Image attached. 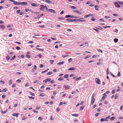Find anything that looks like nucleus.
I'll return each mask as SVG.
<instances>
[{
	"instance_id": "13d9d810",
	"label": "nucleus",
	"mask_w": 123,
	"mask_h": 123,
	"mask_svg": "<svg viewBox=\"0 0 123 123\" xmlns=\"http://www.w3.org/2000/svg\"><path fill=\"white\" fill-rule=\"evenodd\" d=\"M43 64H41L40 65L39 67L40 68H42L43 67Z\"/></svg>"
},
{
	"instance_id": "412c9836",
	"label": "nucleus",
	"mask_w": 123,
	"mask_h": 123,
	"mask_svg": "<svg viewBox=\"0 0 123 123\" xmlns=\"http://www.w3.org/2000/svg\"><path fill=\"white\" fill-rule=\"evenodd\" d=\"M70 7L73 9H76V6H70Z\"/></svg>"
},
{
	"instance_id": "4be33fe9",
	"label": "nucleus",
	"mask_w": 123,
	"mask_h": 123,
	"mask_svg": "<svg viewBox=\"0 0 123 123\" xmlns=\"http://www.w3.org/2000/svg\"><path fill=\"white\" fill-rule=\"evenodd\" d=\"M84 107H85V106H82L80 107V110H82L84 109Z\"/></svg>"
},
{
	"instance_id": "a211bd4d",
	"label": "nucleus",
	"mask_w": 123,
	"mask_h": 123,
	"mask_svg": "<svg viewBox=\"0 0 123 123\" xmlns=\"http://www.w3.org/2000/svg\"><path fill=\"white\" fill-rule=\"evenodd\" d=\"M53 73L52 72H50L47 73L46 74L47 75H50Z\"/></svg>"
},
{
	"instance_id": "79ce46f5",
	"label": "nucleus",
	"mask_w": 123,
	"mask_h": 123,
	"mask_svg": "<svg viewBox=\"0 0 123 123\" xmlns=\"http://www.w3.org/2000/svg\"><path fill=\"white\" fill-rule=\"evenodd\" d=\"M95 101V98H91V102H94Z\"/></svg>"
},
{
	"instance_id": "f03ea898",
	"label": "nucleus",
	"mask_w": 123,
	"mask_h": 123,
	"mask_svg": "<svg viewBox=\"0 0 123 123\" xmlns=\"http://www.w3.org/2000/svg\"><path fill=\"white\" fill-rule=\"evenodd\" d=\"M27 4V2H20V5H26Z\"/></svg>"
},
{
	"instance_id": "6e6d98bb",
	"label": "nucleus",
	"mask_w": 123,
	"mask_h": 123,
	"mask_svg": "<svg viewBox=\"0 0 123 123\" xmlns=\"http://www.w3.org/2000/svg\"><path fill=\"white\" fill-rule=\"evenodd\" d=\"M104 121V120L103 118H102L100 120V121L101 122H103Z\"/></svg>"
},
{
	"instance_id": "f257e3e1",
	"label": "nucleus",
	"mask_w": 123,
	"mask_h": 123,
	"mask_svg": "<svg viewBox=\"0 0 123 123\" xmlns=\"http://www.w3.org/2000/svg\"><path fill=\"white\" fill-rule=\"evenodd\" d=\"M45 6H44L43 5H41L39 6L40 7L39 9L42 11H44L45 9Z\"/></svg>"
},
{
	"instance_id": "7c9ffc66",
	"label": "nucleus",
	"mask_w": 123,
	"mask_h": 123,
	"mask_svg": "<svg viewBox=\"0 0 123 123\" xmlns=\"http://www.w3.org/2000/svg\"><path fill=\"white\" fill-rule=\"evenodd\" d=\"M36 49H38L39 50H40V51H44V49H39V48H36Z\"/></svg>"
},
{
	"instance_id": "4468645a",
	"label": "nucleus",
	"mask_w": 123,
	"mask_h": 123,
	"mask_svg": "<svg viewBox=\"0 0 123 123\" xmlns=\"http://www.w3.org/2000/svg\"><path fill=\"white\" fill-rule=\"evenodd\" d=\"M1 28L2 29H4L5 28V27L3 25H0V28Z\"/></svg>"
},
{
	"instance_id": "de8ad7c7",
	"label": "nucleus",
	"mask_w": 123,
	"mask_h": 123,
	"mask_svg": "<svg viewBox=\"0 0 123 123\" xmlns=\"http://www.w3.org/2000/svg\"><path fill=\"white\" fill-rule=\"evenodd\" d=\"M58 19L61 20H63L64 19V18L63 17L59 18Z\"/></svg>"
},
{
	"instance_id": "e433bc0d",
	"label": "nucleus",
	"mask_w": 123,
	"mask_h": 123,
	"mask_svg": "<svg viewBox=\"0 0 123 123\" xmlns=\"http://www.w3.org/2000/svg\"><path fill=\"white\" fill-rule=\"evenodd\" d=\"M72 116H75L76 117H78V114H75L72 115Z\"/></svg>"
},
{
	"instance_id": "864d4df0",
	"label": "nucleus",
	"mask_w": 123,
	"mask_h": 123,
	"mask_svg": "<svg viewBox=\"0 0 123 123\" xmlns=\"http://www.w3.org/2000/svg\"><path fill=\"white\" fill-rule=\"evenodd\" d=\"M100 114H99V113H96L95 114V116L96 117H97V116H98V115Z\"/></svg>"
},
{
	"instance_id": "5701e85b",
	"label": "nucleus",
	"mask_w": 123,
	"mask_h": 123,
	"mask_svg": "<svg viewBox=\"0 0 123 123\" xmlns=\"http://www.w3.org/2000/svg\"><path fill=\"white\" fill-rule=\"evenodd\" d=\"M29 93H30V95L33 96H34L35 95V94L32 92H29Z\"/></svg>"
},
{
	"instance_id": "0e129e2a",
	"label": "nucleus",
	"mask_w": 123,
	"mask_h": 123,
	"mask_svg": "<svg viewBox=\"0 0 123 123\" xmlns=\"http://www.w3.org/2000/svg\"><path fill=\"white\" fill-rule=\"evenodd\" d=\"M46 80L47 81V82L48 81H50L51 80V79H49V78H48V79H46Z\"/></svg>"
},
{
	"instance_id": "a19ab883",
	"label": "nucleus",
	"mask_w": 123,
	"mask_h": 123,
	"mask_svg": "<svg viewBox=\"0 0 123 123\" xmlns=\"http://www.w3.org/2000/svg\"><path fill=\"white\" fill-rule=\"evenodd\" d=\"M117 75L118 77H120L121 76V74H120V72H118Z\"/></svg>"
},
{
	"instance_id": "cd10ccee",
	"label": "nucleus",
	"mask_w": 123,
	"mask_h": 123,
	"mask_svg": "<svg viewBox=\"0 0 123 123\" xmlns=\"http://www.w3.org/2000/svg\"><path fill=\"white\" fill-rule=\"evenodd\" d=\"M79 19L77 18H75L73 20V21L77 22L79 21Z\"/></svg>"
},
{
	"instance_id": "b1692460",
	"label": "nucleus",
	"mask_w": 123,
	"mask_h": 123,
	"mask_svg": "<svg viewBox=\"0 0 123 123\" xmlns=\"http://www.w3.org/2000/svg\"><path fill=\"white\" fill-rule=\"evenodd\" d=\"M16 56L15 55H14L13 56L12 58L10 59V60L11 61H12L16 57Z\"/></svg>"
},
{
	"instance_id": "c756f323",
	"label": "nucleus",
	"mask_w": 123,
	"mask_h": 123,
	"mask_svg": "<svg viewBox=\"0 0 123 123\" xmlns=\"http://www.w3.org/2000/svg\"><path fill=\"white\" fill-rule=\"evenodd\" d=\"M45 96L44 94L43 93H41L39 95V96L43 97Z\"/></svg>"
},
{
	"instance_id": "393cba45",
	"label": "nucleus",
	"mask_w": 123,
	"mask_h": 123,
	"mask_svg": "<svg viewBox=\"0 0 123 123\" xmlns=\"http://www.w3.org/2000/svg\"><path fill=\"white\" fill-rule=\"evenodd\" d=\"M7 91V89L6 88H5L2 90V91L4 92H5Z\"/></svg>"
},
{
	"instance_id": "774afa93",
	"label": "nucleus",
	"mask_w": 123,
	"mask_h": 123,
	"mask_svg": "<svg viewBox=\"0 0 123 123\" xmlns=\"http://www.w3.org/2000/svg\"><path fill=\"white\" fill-rule=\"evenodd\" d=\"M20 12V10H18L16 11V12L17 13H19Z\"/></svg>"
},
{
	"instance_id": "49530a36",
	"label": "nucleus",
	"mask_w": 123,
	"mask_h": 123,
	"mask_svg": "<svg viewBox=\"0 0 123 123\" xmlns=\"http://www.w3.org/2000/svg\"><path fill=\"white\" fill-rule=\"evenodd\" d=\"M85 21H86V20H80V19H79L78 21L80 22H83Z\"/></svg>"
},
{
	"instance_id": "6e6552de",
	"label": "nucleus",
	"mask_w": 123,
	"mask_h": 123,
	"mask_svg": "<svg viewBox=\"0 0 123 123\" xmlns=\"http://www.w3.org/2000/svg\"><path fill=\"white\" fill-rule=\"evenodd\" d=\"M32 6L36 7L38 5L36 3H33L31 4Z\"/></svg>"
},
{
	"instance_id": "4c0bfd02",
	"label": "nucleus",
	"mask_w": 123,
	"mask_h": 123,
	"mask_svg": "<svg viewBox=\"0 0 123 123\" xmlns=\"http://www.w3.org/2000/svg\"><path fill=\"white\" fill-rule=\"evenodd\" d=\"M0 83L1 84H4L5 83V82L4 81L2 80H0Z\"/></svg>"
},
{
	"instance_id": "39448f33",
	"label": "nucleus",
	"mask_w": 123,
	"mask_h": 123,
	"mask_svg": "<svg viewBox=\"0 0 123 123\" xmlns=\"http://www.w3.org/2000/svg\"><path fill=\"white\" fill-rule=\"evenodd\" d=\"M95 80L97 84H100V80L99 79L96 78Z\"/></svg>"
},
{
	"instance_id": "69168bd1",
	"label": "nucleus",
	"mask_w": 123,
	"mask_h": 123,
	"mask_svg": "<svg viewBox=\"0 0 123 123\" xmlns=\"http://www.w3.org/2000/svg\"><path fill=\"white\" fill-rule=\"evenodd\" d=\"M6 96L5 95H3L1 97L3 98L4 99L5 98Z\"/></svg>"
},
{
	"instance_id": "e2e57ef3",
	"label": "nucleus",
	"mask_w": 123,
	"mask_h": 123,
	"mask_svg": "<svg viewBox=\"0 0 123 123\" xmlns=\"http://www.w3.org/2000/svg\"><path fill=\"white\" fill-rule=\"evenodd\" d=\"M81 77H79L78 78H77L76 79V81H78V80H80L81 78Z\"/></svg>"
},
{
	"instance_id": "423d86ee",
	"label": "nucleus",
	"mask_w": 123,
	"mask_h": 123,
	"mask_svg": "<svg viewBox=\"0 0 123 123\" xmlns=\"http://www.w3.org/2000/svg\"><path fill=\"white\" fill-rule=\"evenodd\" d=\"M13 4L17 5H20V2H19L14 1L13 2Z\"/></svg>"
},
{
	"instance_id": "a878e982",
	"label": "nucleus",
	"mask_w": 123,
	"mask_h": 123,
	"mask_svg": "<svg viewBox=\"0 0 123 123\" xmlns=\"http://www.w3.org/2000/svg\"><path fill=\"white\" fill-rule=\"evenodd\" d=\"M28 97L30 99H34V97H32L31 96H28Z\"/></svg>"
},
{
	"instance_id": "72a5a7b5",
	"label": "nucleus",
	"mask_w": 123,
	"mask_h": 123,
	"mask_svg": "<svg viewBox=\"0 0 123 123\" xmlns=\"http://www.w3.org/2000/svg\"><path fill=\"white\" fill-rule=\"evenodd\" d=\"M38 119L41 121L42 120V118L41 117H39L38 118Z\"/></svg>"
},
{
	"instance_id": "680f3d73",
	"label": "nucleus",
	"mask_w": 123,
	"mask_h": 123,
	"mask_svg": "<svg viewBox=\"0 0 123 123\" xmlns=\"http://www.w3.org/2000/svg\"><path fill=\"white\" fill-rule=\"evenodd\" d=\"M94 4H91L90 5V6L91 7H93L94 6Z\"/></svg>"
},
{
	"instance_id": "a18cd8bd",
	"label": "nucleus",
	"mask_w": 123,
	"mask_h": 123,
	"mask_svg": "<svg viewBox=\"0 0 123 123\" xmlns=\"http://www.w3.org/2000/svg\"><path fill=\"white\" fill-rule=\"evenodd\" d=\"M37 56L40 58L42 57V55L40 54L38 55H37Z\"/></svg>"
},
{
	"instance_id": "2eb2a0df",
	"label": "nucleus",
	"mask_w": 123,
	"mask_h": 123,
	"mask_svg": "<svg viewBox=\"0 0 123 123\" xmlns=\"http://www.w3.org/2000/svg\"><path fill=\"white\" fill-rule=\"evenodd\" d=\"M75 68H69L68 69V70H71V71L73 70H75Z\"/></svg>"
},
{
	"instance_id": "c9c22d12",
	"label": "nucleus",
	"mask_w": 123,
	"mask_h": 123,
	"mask_svg": "<svg viewBox=\"0 0 123 123\" xmlns=\"http://www.w3.org/2000/svg\"><path fill=\"white\" fill-rule=\"evenodd\" d=\"M16 49L17 50H19L20 49V48L19 47L17 46L16 47Z\"/></svg>"
},
{
	"instance_id": "3c124183",
	"label": "nucleus",
	"mask_w": 123,
	"mask_h": 123,
	"mask_svg": "<svg viewBox=\"0 0 123 123\" xmlns=\"http://www.w3.org/2000/svg\"><path fill=\"white\" fill-rule=\"evenodd\" d=\"M91 3V2L90 1H88L87 2L86 4L87 5H89Z\"/></svg>"
},
{
	"instance_id": "c03bdc74",
	"label": "nucleus",
	"mask_w": 123,
	"mask_h": 123,
	"mask_svg": "<svg viewBox=\"0 0 123 123\" xmlns=\"http://www.w3.org/2000/svg\"><path fill=\"white\" fill-rule=\"evenodd\" d=\"M49 69H47L46 70H45L44 71H43L42 72V73H41L42 74H43V73H44L45 72H46V71H47Z\"/></svg>"
},
{
	"instance_id": "37998d69",
	"label": "nucleus",
	"mask_w": 123,
	"mask_h": 123,
	"mask_svg": "<svg viewBox=\"0 0 123 123\" xmlns=\"http://www.w3.org/2000/svg\"><path fill=\"white\" fill-rule=\"evenodd\" d=\"M62 56L63 57L65 58L66 57H67L68 56V55H62Z\"/></svg>"
},
{
	"instance_id": "bb28decb",
	"label": "nucleus",
	"mask_w": 123,
	"mask_h": 123,
	"mask_svg": "<svg viewBox=\"0 0 123 123\" xmlns=\"http://www.w3.org/2000/svg\"><path fill=\"white\" fill-rule=\"evenodd\" d=\"M7 110H6V111H1L2 113V114H5V113H6L7 112Z\"/></svg>"
},
{
	"instance_id": "1a4fd4ad",
	"label": "nucleus",
	"mask_w": 123,
	"mask_h": 123,
	"mask_svg": "<svg viewBox=\"0 0 123 123\" xmlns=\"http://www.w3.org/2000/svg\"><path fill=\"white\" fill-rule=\"evenodd\" d=\"M19 115V114L18 113L13 114L12 115L16 117H18V115Z\"/></svg>"
},
{
	"instance_id": "ddd939ff",
	"label": "nucleus",
	"mask_w": 123,
	"mask_h": 123,
	"mask_svg": "<svg viewBox=\"0 0 123 123\" xmlns=\"http://www.w3.org/2000/svg\"><path fill=\"white\" fill-rule=\"evenodd\" d=\"M99 6L98 5H95L94 6V7L95 8V9L96 10H98V6Z\"/></svg>"
},
{
	"instance_id": "5fc2aeb1",
	"label": "nucleus",
	"mask_w": 123,
	"mask_h": 123,
	"mask_svg": "<svg viewBox=\"0 0 123 123\" xmlns=\"http://www.w3.org/2000/svg\"><path fill=\"white\" fill-rule=\"evenodd\" d=\"M64 77L65 78H67L68 77V74H66L64 76Z\"/></svg>"
},
{
	"instance_id": "20e7f679",
	"label": "nucleus",
	"mask_w": 123,
	"mask_h": 123,
	"mask_svg": "<svg viewBox=\"0 0 123 123\" xmlns=\"http://www.w3.org/2000/svg\"><path fill=\"white\" fill-rule=\"evenodd\" d=\"M114 4L115 6L117 7H120V5L117 3V2H115Z\"/></svg>"
},
{
	"instance_id": "09e8293b",
	"label": "nucleus",
	"mask_w": 123,
	"mask_h": 123,
	"mask_svg": "<svg viewBox=\"0 0 123 123\" xmlns=\"http://www.w3.org/2000/svg\"><path fill=\"white\" fill-rule=\"evenodd\" d=\"M39 26L42 28H44L45 27V26L44 25H39Z\"/></svg>"
},
{
	"instance_id": "2f4dec72",
	"label": "nucleus",
	"mask_w": 123,
	"mask_h": 123,
	"mask_svg": "<svg viewBox=\"0 0 123 123\" xmlns=\"http://www.w3.org/2000/svg\"><path fill=\"white\" fill-rule=\"evenodd\" d=\"M93 30L96 31L98 33L100 32L99 31V30L95 28H93Z\"/></svg>"
},
{
	"instance_id": "473e14b6",
	"label": "nucleus",
	"mask_w": 123,
	"mask_h": 123,
	"mask_svg": "<svg viewBox=\"0 0 123 123\" xmlns=\"http://www.w3.org/2000/svg\"><path fill=\"white\" fill-rule=\"evenodd\" d=\"M12 80H10L9 82V85H11L12 83Z\"/></svg>"
},
{
	"instance_id": "8fccbe9b",
	"label": "nucleus",
	"mask_w": 123,
	"mask_h": 123,
	"mask_svg": "<svg viewBox=\"0 0 123 123\" xmlns=\"http://www.w3.org/2000/svg\"><path fill=\"white\" fill-rule=\"evenodd\" d=\"M105 99V97L104 96H103L102 97V98H101V100H100V101L101 102L102 101V100H104Z\"/></svg>"
},
{
	"instance_id": "052dcab7",
	"label": "nucleus",
	"mask_w": 123,
	"mask_h": 123,
	"mask_svg": "<svg viewBox=\"0 0 123 123\" xmlns=\"http://www.w3.org/2000/svg\"><path fill=\"white\" fill-rule=\"evenodd\" d=\"M16 81L18 83H19L21 81V80L18 79L16 80Z\"/></svg>"
},
{
	"instance_id": "f3484780",
	"label": "nucleus",
	"mask_w": 123,
	"mask_h": 123,
	"mask_svg": "<svg viewBox=\"0 0 123 123\" xmlns=\"http://www.w3.org/2000/svg\"><path fill=\"white\" fill-rule=\"evenodd\" d=\"M64 63L63 62H62L57 63V64L58 65H61Z\"/></svg>"
},
{
	"instance_id": "7ed1b4c3",
	"label": "nucleus",
	"mask_w": 123,
	"mask_h": 123,
	"mask_svg": "<svg viewBox=\"0 0 123 123\" xmlns=\"http://www.w3.org/2000/svg\"><path fill=\"white\" fill-rule=\"evenodd\" d=\"M48 11L50 12L51 13H56V12L53 9H49Z\"/></svg>"
},
{
	"instance_id": "bf43d9fd",
	"label": "nucleus",
	"mask_w": 123,
	"mask_h": 123,
	"mask_svg": "<svg viewBox=\"0 0 123 123\" xmlns=\"http://www.w3.org/2000/svg\"><path fill=\"white\" fill-rule=\"evenodd\" d=\"M32 110L34 112L36 113H38V111H36L34 109L33 110Z\"/></svg>"
},
{
	"instance_id": "9d476101",
	"label": "nucleus",
	"mask_w": 123,
	"mask_h": 123,
	"mask_svg": "<svg viewBox=\"0 0 123 123\" xmlns=\"http://www.w3.org/2000/svg\"><path fill=\"white\" fill-rule=\"evenodd\" d=\"M73 11H74V12H76L77 13L79 14H80L81 13V12H80L78 11V10H74Z\"/></svg>"
},
{
	"instance_id": "338daca9",
	"label": "nucleus",
	"mask_w": 123,
	"mask_h": 123,
	"mask_svg": "<svg viewBox=\"0 0 123 123\" xmlns=\"http://www.w3.org/2000/svg\"><path fill=\"white\" fill-rule=\"evenodd\" d=\"M27 58H29L31 56L29 55H26Z\"/></svg>"
},
{
	"instance_id": "603ef678",
	"label": "nucleus",
	"mask_w": 123,
	"mask_h": 123,
	"mask_svg": "<svg viewBox=\"0 0 123 123\" xmlns=\"http://www.w3.org/2000/svg\"><path fill=\"white\" fill-rule=\"evenodd\" d=\"M71 15H66L65 16V17L66 18H68L69 17H70Z\"/></svg>"
},
{
	"instance_id": "0eeeda50",
	"label": "nucleus",
	"mask_w": 123,
	"mask_h": 123,
	"mask_svg": "<svg viewBox=\"0 0 123 123\" xmlns=\"http://www.w3.org/2000/svg\"><path fill=\"white\" fill-rule=\"evenodd\" d=\"M45 1L47 2L48 3H53L52 2L51 0H46Z\"/></svg>"
},
{
	"instance_id": "58836bf2",
	"label": "nucleus",
	"mask_w": 123,
	"mask_h": 123,
	"mask_svg": "<svg viewBox=\"0 0 123 123\" xmlns=\"http://www.w3.org/2000/svg\"><path fill=\"white\" fill-rule=\"evenodd\" d=\"M118 98V95L117 94H116L115 96V99H116Z\"/></svg>"
},
{
	"instance_id": "6ab92c4d",
	"label": "nucleus",
	"mask_w": 123,
	"mask_h": 123,
	"mask_svg": "<svg viewBox=\"0 0 123 123\" xmlns=\"http://www.w3.org/2000/svg\"><path fill=\"white\" fill-rule=\"evenodd\" d=\"M73 19H72L71 18H68L67 19V20H68L69 21H71V22L73 21Z\"/></svg>"
},
{
	"instance_id": "ea45409f",
	"label": "nucleus",
	"mask_w": 123,
	"mask_h": 123,
	"mask_svg": "<svg viewBox=\"0 0 123 123\" xmlns=\"http://www.w3.org/2000/svg\"><path fill=\"white\" fill-rule=\"evenodd\" d=\"M63 79V78H59L58 80H62Z\"/></svg>"
},
{
	"instance_id": "9b49d317",
	"label": "nucleus",
	"mask_w": 123,
	"mask_h": 123,
	"mask_svg": "<svg viewBox=\"0 0 123 123\" xmlns=\"http://www.w3.org/2000/svg\"><path fill=\"white\" fill-rule=\"evenodd\" d=\"M64 87L67 90L68 89H69V87L68 85H64Z\"/></svg>"
},
{
	"instance_id": "c85d7f7f",
	"label": "nucleus",
	"mask_w": 123,
	"mask_h": 123,
	"mask_svg": "<svg viewBox=\"0 0 123 123\" xmlns=\"http://www.w3.org/2000/svg\"><path fill=\"white\" fill-rule=\"evenodd\" d=\"M115 119V118L114 117H112L110 118V120L111 121Z\"/></svg>"
},
{
	"instance_id": "aec40b11",
	"label": "nucleus",
	"mask_w": 123,
	"mask_h": 123,
	"mask_svg": "<svg viewBox=\"0 0 123 123\" xmlns=\"http://www.w3.org/2000/svg\"><path fill=\"white\" fill-rule=\"evenodd\" d=\"M114 42L115 43H117V42H118V40L117 39L115 38H114Z\"/></svg>"
},
{
	"instance_id": "4d7b16f0",
	"label": "nucleus",
	"mask_w": 123,
	"mask_h": 123,
	"mask_svg": "<svg viewBox=\"0 0 123 123\" xmlns=\"http://www.w3.org/2000/svg\"><path fill=\"white\" fill-rule=\"evenodd\" d=\"M109 69L108 68H107L106 71V74L107 75L109 74Z\"/></svg>"
},
{
	"instance_id": "f704fd0d",
	"label": "nucleus",
	"mask_w": 123,
	"mask_h": 123,
	"mask_svg": "<svg viewBox=\"0 0 123 123\" xmlns=\"http://www.w3.org/2000/svg\"><path fill=\"white\" fill-rule=\"evenodd\" d=\"M90 55H87L85 57V59H87L90 57Z\"/></svg>"
},
{
	"instance_id": "dca6fc26",
	"label": "nucleus",
	"mask_w": 123,
	"mask_h": 123,
	"mask_svg": "<svg viewBox=\"0 0 123 123\" xmlns=\"http://www.w3.org/2000/svg\"><path fill=\"white\" fill-rule=\"evenodd\" d=\"M117 89L116 90L117 92H119L120 90V88L119 86H118L117 87Z\"/></svg>"
},
{
	"instance_id": "f8f14e48",
	"label": "nucleus",
	"mask_w": 123,
	"mask_h": 123,
	"mask_svg": "<svg viewBox=\"0 0 123 123\" xmlns=\"http://www.w3.org/2000/svg\"><path fill=\"white\" fill-rule=\"evenodd\" d=\"M92 14H88V15H87L85 16L84 17L85 18H87L90 16H92Z\"/></svg>"
}]
</instances>
